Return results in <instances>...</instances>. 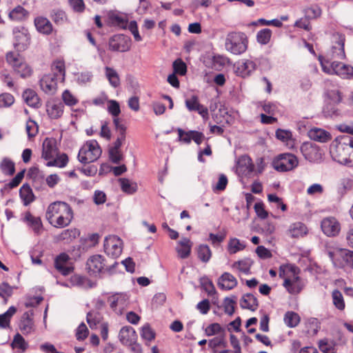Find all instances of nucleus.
Returning <instances> with one entry per match:
<instances>
[{
    "instance_id": "f257e3e1",
    "label": "nucleus",
    "mask_w": 353,
    "mask_h": 353,
    "mask_svg": "<svg viewBox=\"0 0 353 353\" xmlns=\"http://www.w3.org/2000/svg\"><path fill=\"white\" fill-rule=\"evenodd\" d=\"M73 211L65 202L55 201L49 205L46 217L48 222L55 228H65L70 225L73 219Z\"/></svg>"
},
{
    "instance_id": "f03ea898",
    "label": "nucleus",
    "mask_w": 353,
    "mask_h": 353,
    "mask_svg": "<svg viewBox=\"0 0 353 353\" xmlns=\"http://www.w3.org/2000/svg\"><path fill=\"white\" fill-rule=\"evenodd\" d=\"M330 152L334 161L353 166V139L351 137L345 135L336 139L330 145Z\"/></svg>"
},
{
    "instance_id": "7ed1b4c3",
    "label": "nucleus",
    "mask_w": 353,
    "mask_h": 353,
    "mask_svg": "<svg viewBox=\"0 0 353 353\" xmlns=\"http://www.w3.org/2000/svg\"><path fill=\"white\" fill-rule=\"evenodd\" d=\"M248 38L243 32H232L228 34L225 47L227 51L233 54H241L248 48Z\"/></svg>"
},
{
    "instance_id": "20e7f679",
    "label": "nucleus",
    "mask_w": 353,
    "mask_h": 353,
    "mask_svg": "<svg viewBox=\"0 0 353 353\" xmlns=\"http://www.w3.org/2000/svg\"><path fill=\"white\" fill-rule=\"evenodd\" d=\"M102 150L96 140L88 141L79 150V161L84 164L97 161L101 155Z\"/></svg>"
},
{
    "instance_id": "39448f33",
    "label": "nucleus",
    "mask_w": 353,
    "mask_h": 353,
    "mask_svg": "<svg viewBox=\"0 0 353 353\" xmlns=\"http://www.w3.org/2000/svg\"><path fill=\"white\" fill-rule=\"evenodd\" d=\"M6 61L12 68L13 70L21 78H27L32 75L31 67L23 60L19 54L14 52H8L6 54Z\"/></svg>"
},
{
    "instance_id": "423d86ee",
    "label": "nucleus",
    "mask_w": 353,
    "mask_h": 353,
    "mask_svg": "<svg viewBox=\"0 0 353 353\" xmlns=\"http://www.w3.org/2000/svg\"><path fill=\"white\" fill-rule=\"evenodd\" d=\"M117 265L118 263L115 261L112 264L108 265V262L103 256L94 254L88 259L86 268L90 274H97L105 271L110 272Z\"/></svg>"
},
{
    "instance_id": "0eeeda50",
    "label": "nucleus",
    "mask_w": 353,
    "mask_h": 353,
    "mask_svg": "<svg viewBox=\"0 0 353 353\" xmlns=\"http://www.w3.org/2000/svg\"><path fill=\"white\" fill-rule=\"evenodd\" d=\"M299 271L297 267L291 266L290 268L291 274L284 278L283 285L291 294H297L303 289L304 283L298 276Z\"/></svg>"
},
{
    "instance_id": "6e6552de",
    "label": "nucleus",
    "mask_w": 353,
    "mask_h": 353,
    "mask_svg": "<svg viewBox=\"0 0 353 353\" xmlns=\"http://www.w3.org/2000/svg\"><path fill=\"white\" fill-rule=\"evenodd\" d=\"M298 165L297 158L292 154H281L273 161L274 168L279 172H287L293 170Z\"/></svg>"
},
{
    "instance_id": "1a4fd4ad",
    "label": "nucleus",
    "mask_w": 353,
    "mask_h": 353,
    "mask_svg": "<svg viewBox=\"0 0 353 353\" xmlns=\"http://www.w3.org/2000/svg\"><path fill=\"white\" fill-rule=\"evenodd\" d=\"M132 41L130 37L122 34H114L108 41L109 50L114 52H125L131 48Z\"/></svg>"
},
{
    "instance_id": "9d476101",
    "label": "nucleus",
    "mask_w": 353,
    "mask_h": 353,
    "mask_svg": "<svg viewBox=\"0 0 353 353\" xmlns=\"http://www.w3.org/2000/svg\"><path fill=\"white\" fill-rule=\"evenodd\" d=\"M123 242L117 236L112 235L105 237L104 250L105 253L112 258L119 256L122 252Z\"/></svg>"
},
{
    "instance_id": "9b49d317",
    "label": "nucleus",
    "mask_w": 353,
    "mask_h": 353,
    "mask_svg": "<svg viewBox=\"0 0 353 353\" xmlns=\"http://www.w3.org/2000/svg\"><path fill=\"white\" fill-rule=\"evenodd\" d=\"M58 74H45L39 81L41 89L48 94H54L57 90Z\"/></svg>"
},
{
    "instance_id": "f8f14e48",
    "label": "nucleus",
    "mask_w": 353,
    "mask_h": 353,
    "mask_svg": "<svg viewBox=\"0 0 353 353\" xmlns=\"http://www.w3.org/2000/svg\"><path fill=\"white\" fill-rule=\"evenodd\" d=\"M345 36L337 34L336 36V41L332 47L330 59L325 61L326 63H329L332 59H343L345 58L344 50Z\"/></svg>"
},
{
    "instance_id": "ddd939ff",
    "label": "nucleus",
    "mask_w": 353,
    "mask_h": 353,
    "mask_svg": "<svg viewBox=\"0 0 353 353\" xmlns=\"http://www.w3.org/2000/svg\"><path fill=\"white\" fill-rule=\"evenodd\" d=\"M321 227L323 232L327 236L338 235L341 230L340 223L334 217L323 219Z\"/></svg>"
},
{
    "instance_id": "4468645a",
    "label": "nucleus",
    "mask_w": 353,
    "mask_h": 353,
    "mask_svg": "<svg viewBox=\"0 0 353 353\" xmlns=\"http://www.w3.org/2000/svg\"><path fill=\"white\" fill-rule=\"evenodd\" d=\"M254 165L248 155L241 156L236 163V171L239 174L250 176L254 171Z\"/></svg>"
},
{
    "instance_id": "2eb2a0df",
    "label": "nucleus",
    "mask_w": 353,
    "mask_h": 353,
    "mask_svg": "<svg viewBox=\"0 0 353 353\" xmlns=\"http://www.w3.org/2000/svg\"><path fill=\"white\" fill-rule=\"evenodd\" d=\"M255 68L256 64L254 62L248 59L239 61L234 65L235 73L237 76L243 78L250 76L255 70Z\"/></svg>"
},
{
    "instance_id": "dca6fc26",
    "label": "nucleus",
    "mask_w": 353,
    "mask_h": 353,
    "mask_svg": "<svg viewBox=\"0 0 353 353\" xmlns=\"http://www.w3.org/2000/svg\"><path fill=\"white\" fill-rule=\"evenodd\" d=\"M119 339L123 345H130L137 341V335L132 327L124 326L120 330Z\"/></svg>"
},
{
    "instance_id": "f3484780",
    "label": "nucleus",
    "mask_w": 353,
    "mask_h": 353,
    "mask_svg": "<svg viewBox=\"0 0 353 353\" xmlns=\"http://www.w3.org/2000/svg\"><path fill=\"white\" fill-rule=\"evenodd\" d=\"M69 259V256L65 253H61L55 258L54 267L63 276L70 274L73 270V268L68 265Z\"/></svg>"
},
{
    "instance_id": "a211bd4d",
    "label": "nucleus",
    "mask_w": 353,
    "mask_h": 353,
    "mask_svg": "<svg viewBox=\"0 0 353 353\" xmlns=\"http://www.w3.org/2000/svg\"><path fill=\"white\" fill-rule=\"evenodd\" d=\"M334 73L344 79L353 78V67L338 61H332Z\"/></svg>"
},
{
    "instance_id": "6ab92c4d",
    "label": "nucleus",
    "mask_w": 353,
    "mask_h": 353,
    "mask_svg": "<svg viewBox=\"0 0 353 353\" xmlns=\"http://www.w3.org/2000/svg\"><path fill=\"white\" fill-rule=\"evenodd\" d=\"M64 105L59 101H48L46 104V111L52 119L60 118L63 113Z\"/></svg>"
},
{
    "instance_id": "aec40b11",
    "label": "nucleus",
    "mask_w": 353,
    "mask_h": 353,
    "mask_svg": "<svg viewBox=\"0 0 353 353\" xmlns=\"http://www.w3.org/2000/svg\"><path fill=\"white\" fill-rule=\"evenodd\" d=\"M34 23L37 30L42 34L49 35L53 31L51 22L46 17H36L34 20Z\"/></svg>"
},
{
    "instance_id": "412c9836",
    "label": "nucleus",
    "mask_w": 353,
    "mask_h": 353,
    "mask_svg": "<svg viewBox=\"0 0 353 353\" xmlns=\"http://www.w3.org/2000/svg\"><path fill=\"white\" fill-rule=\"evenodd\" d=\"M308 137L310 139L320 143H326L331 140V134L321 128H314L309 130Z\"/></svg>"
},
{
    "instance_id": "4be33fe9",
    "label": "nucleus",
    "mask_w": 353,
    "mask_h": 353,
    "mask_svg": "<svg viewBox=\"0 0 353 353\" xmlns=\"http://www.w3.org/2000/svg\"><path fill=\"white\" fill-rule=\"evenodd\" d=\"M57 150L55 140L46 138L43 143L42 158L46 160L52 159L57 154Z\"/></svg>"
},
{
    "instance_id": "5701e85b",
    "label": "nucleus",
    "mask_w": 353,
    "mask_h": 353,
    "mask_svg": "<svg viewBox=\"0 0 353 353\" xmlns=\"http://www.w3.org/2000/svg\"><path fill=\"white\" fill-rule=\"evenodd\" d=\"M237 280L229 272H224L219 279L218 285L223 290H230L237 285Z\"/></svg>"
},
{
    "instance_id": "b1692460",
    "label": "nucleus",
    "mask_w": 353,
    "mask_h": 353,
    "mask_svg": "<svg viewBox=\"0 0 353 353\" xmlns=\"http://www.w3.org/2000/svg\"><path fill=\"white\" fill-rule=\"evenodd\" d=\"M192 242L188 238H182L176 248V250L181 259L188 258L191 253Z\"/></svg>"
},
{
    "instance_id": "393cba45",
    "label": "nucleus",
    "mask_w": 353,
    "mask_h": 353,
    "mask_svg": "<svg viewBox=\"0 0 353 353\" xmlns=\"http://www.w3.org/2000/svg\"><path fill=\"white\" fill-rule=\"evenodd\" d=\"M240 305L243 309L255 311L258 308L259 301L254 294L248 293L241 299Z\"/></svg>"
},
{
    "instance_id": "a878e982",
    "label": "nucleus",
    "mask_w": 353,
    "mask_h": 353,
    "mask_svg": "<svg viewBox=\"0 0 353 353\" xmlns=\"http://www.w3.org/2000/svg\"><path fill=\"white\" fill-rule=\"evenodd\" d=\"M23 98L26 104L30 107L38 108L41 105L39 96L32 89L26 90L23 93Z\"/></svg>"
},
{
    "instance_id": "bb28decb",
    "label": "nucleus",
    "mask_w": 353,
    "mask_h": 353,
    "mask_svg": "<svg viewBox=\"0 0 353 353\" xmlns=\"http://www.w3.org/2000/svg\"><path fill=\"white\" fill-rule=\"evenodd\" d=\"M24 221L28 223L36 234H40L43 228L40 217H35L30 212H27L24 216Z\"/></svg>"
},
{
    "instance_id": "cd10ccee",
    "label": "nucleus",
    "mask_w": 353,
    "mask_h": 353,
    "mask_svg": "<svg viewBox=\"0 0 353 353\" xmlns=\"http://www.w3.org/2000/svg\"><path fill=\"white\" fill-rule=\"evenodd\" d=\"M19 196L21 199L23 205L27 206L34 201V195L28 183L23 184L19 190Z\"/></svg>"
},
{
    "instance_id": "c85d7f7f",
    "label": "nucleus",
    "mask_w": 353,
    "mask_h": 353,
    "mask_svg": "<svg viewBox=\"0 0 353 353\" xmlns=\"http://www.w3.org/2000/svg\"><path fill=\"white\" fill-rule=\"evenodd\" d=\"M33 327L34 323L32 319L30 317V314L29 312H26L23 313L20 321V330L23 332V334H28L32 332Z\"/></svg>"
},
{
    "instance_id": "c756f323",
    "label": "nucleus",
    "mask_w": 353,
    "mask_h": 353,
    "mask_svg": "<svg viewBox=\"0 0 353 353\" xmlns=\"http://www.w3.org/2000/svg\"><path fill=\"white\" fill-rule=\"evenodd\" d=\"M0 170L6 176H12L15 172L14 162L8 157H4L0 162Z\"/></svg>"
},
{
    "instance_id": "7c9ffc66",
    "label": "nucleus",
    "mask_w": 353,
    "mask_h": 353,
    "mask_svg": "<svg viewBox=\"0 0 353 353\" xmlns=\"http://www.w3.org/2000/svg\"><path fill=\"white\" fill-rule=\"evenodd\" d=\"M79 235L80 232L78 229L70 228L63 230L62 232L57 236V239L59 241L70 242L77 239Z\"/></svg>"
},
{
    "instance_id": "2f4dec72",
    "label": "nucleus",
    "mask_w": 353,
    "mask_h": 353,
    "mask_svg": "<svg viewBox=\"0 0 353 353\" xmlns=\"http://www.w3.org/2000/svg\"><path fill=\"white\" fill-rule=\"evenodd\" d=\"M288 232L292 238H299L306 234V227L303 223L296 222L290 225Z\"/></svg>"
},
{
    "instance_id": "473e14b6",
    "label": "nucleus",
    "mask_w": 353,
    "mask_h": 353,
    "mask_svg": "<svg viewBox=\"0 0 353 353\" xmlns=\"http://www.w3.org/2000/svg\"><path fill=\"white\" fill-rule=\"evenodd\" d=\"M71 283L73 285L84 289L91 288L93 286V284L90 279L84 276L78 274L74 275L71 277Z\"/></svg>"
},
{
    "instance_id": "72a5a7b5",
    "label": "nucleus",
    "mask_w": 353,
    "mask_h": 353,
    "mask_svg": "<svg viewBox=\"0 0 353 353\" xmlns=\"http://www.w3.org/2000/svg\"><path fill=\"white\" fill-rule=\"evenodd\" d=\"M119 181L123 192L130 194L137 192V184L136 183L132 182L126 178H121L119 179Z\"/></svg>"
},
{
    "instance_id": "f704fd0d",
    "label": "nucleus",
    "mask_w": 353,
    "mask_h": 353,
    "mask_svg": "<svg viewBox=\"0 0 353 353\" xmlns=\"http://www.w3.org/2000/svg\"><path fill=\"white\" fill-rule=\"evenodd\" d=\"M28 15V12L22 6H18L9 13V18L14 21H22Z\"/></svg>"
},
{
    "instance_id": "c9c22d12",
    "label": "nucleus",
    "mask_w": 353,
    "mask_h": 353,
    "mask_svg": "<svg viewBox=\"0 0 353 353\" xmlns=\"http://www.w3.org/2000/svg\"><path fill=\"white\" fill-rule=\"evenodd\" d=\"M105 75L107 79L109 81L110 84L114 87L117 88L120 85V79L118 73L117 71L110 67H105Z\"/></svg>"
},
{
    "instance_id": "e433bc0d",
    "label": "nucleus",
    "mask_w": 353,
    "mask_h": 353,
    "mask_svg": "<svg viewBox=\"0 0 353 353\" xmlns=\"http://www.w3.org/2000/svg\"><path fill=\"white\" fill-rule=\"evenodd\" d=\"M197 256L202 262H208L212 256V252L209 246L205 244L200 245L197 248Z\"/></svg>"
},
{
    "instance_id": "4c0bfd02",
    "label": "nucleus",
    "mask_w": 353,
    "mask_h": 353,
    "mask_svg": "<svg viewBox=\"0 0 353 353\" xmlns=\"http://www.w3.org/2000/svg\"><path fill=\"white\" fill-rule=\"evenodd\" d=\"M252 265V261L250 259H244L234 262L232 267L237 268L240 272L248 274L250 272V268Z\"/></svg>"
},
{
    "instance_id": "58836bf2",
    "label": "nucleus",
    "mask_w": 353,
    "mask_h": 353,
    "mask_svg": "<svg viewBox=\"0 0 353 353\" xmlns=\"http://www.w3.org/2000/svg\"><path fill=\"white\" fill-rule=\"evenodd\" d=\"M332 302L336 308L343 311L345 303L342 293L339 290H334L332 293Z\"/></svg>"
},
{
    "instance_id": "ea45409f",
    "label": "nucleus",
    "mask_w": 353,
    "mask_h": 353,
    "mask_svg": "<svg viewBox=\"0 0 353 353\" xmlns=\"http://www.w3.org/2000/svg\"><path fill=\"white\" fill-rule=\"evenodd\" d=\"M284 322L289 327H294L299 323L300 317L297 313L288 311L284 316Z\"/></svg>"
},
{
    "instance_id": "a19ab883",
    "label": "nucleus",
    "mask_w": 353,
    "mask_h": 353,
    "mask_svg": "<svg viewBox=\"0 0 353 353\" xmlns=\"http://www.w3.org/2000/svg\"><path fill=\"white\" fill-rule=\"evenodd\" d=\"M323 113L325 117L334 118L341 115V110L334 103H327L323 110Z\"/></svg>"
},
{
    "instance_id": "79ce46f5",
    "label": "nucleus",
    "mask_w": 353,
    "mask_h": 353,
    "mask_svg": "<svg viewBox=\"0 0 353 353\" xmlns=\"http://www.w3.org/2000/svg\"><path fill=\"white\" fill-rule=\"evenodd\" d=\"M245 245L241 243L238 239L233 238L229 241L228 250L230 254H233L239 251L244 250Z\"/></svg>"
},
{
    "instance_id": "37998d69",
    "label": "nucleus",
    "mask_w": 353,
    "mask_h": 353,
    "mask_svg": "<svg viewBox=\"0 0 353 353\" xmlns=\"http://www.w3.org/2000/svg\"><path fill=\"white\" fill-rule=\"evenodd\" d=\"M110 307L115 310L119 305L123 306L125 305V295L121 294H116L110 296L108 299Z\"/></svg>"
},
{
    "instance_id": "c03bdc74",
    "label": "nucleus",
    "mask_w": 353,
    "mask_h": 353,
    "mask_svg": "<svg viewBox=\"0 0 353 353\" xmlns=\"http://www.w3.org/2000/svg\"><path fill=\"white\" fill-rule=\"evenodd\" d=\"M271 37V30L269 28H264L258 32L256 34V40L259 43L262 45H265L269 43Z\"/></svg>"
},
{
    "instance_id": "a18cd8bd",
    "label": "nucleus",
    "mask_w": 353,
    "mask_h": 353,
    "mask_svg": "<svg viewBox=\"0 0 353 353\" xmlns=\"http://www.w3.org/2000/svg\"><path fill=\"white\" fill-rule=\"evenodd\" d=\"M12 345L14 348L19 349L21 352H25L28 347V343L25 341L23 337L19 333H17L14 336Z\"/></svg>"
},
{
    "instance_id": "49530a36",
    "label": "nucleus",
    "mask_w": 353,
    "mask_h": 353,
    "mask_svg": "<svg viewBox=\"0 0 353 353\" xmlns=\"http://www.w3.org/2000/svg\"><path fill=\"white\" fill-rule=\"evenodd\" d=\"M57 72L58 74V79H61L62 81L65 79V64L62 61H56L52 65V73Z\"/></svg>"
},
{
    "instance_id": "de8ad7c7",
    "label": "nucleus",
    "mask_w": 353,
    "mask_h": 353,
    "mask_svg": "<svg viewBox=\"0 0 353 353\" xmlns=\"http://www.w3.org/2000/svg\"><path fill=\"white\" fill-rule=\"evenodd\" d=\"M352 185V181L350 179L347 178L342 179L337 188L338 194L341 196H343L351 189Z\"/></svg>"
},
{
    "instance_id": "09e8293b",
    "label": "nucleus",
    "mask_w": 353,
    "mask_h": 353,
    "mask_svg": "<svg viewBox=\"0 0 353 353\" xmlns=\"http://www.w3.org/2000/svg\"><path fill=\"white\" fill-rule=\"evenodd\" d=\"M306 327L308 333L316 334L320 329V322L316 318H310L307 320Z\"/></svg>"
},
{
    "instance_id": "8fccbe9b",
    "label": "nucleus",
    "mask_w": 353,
    "mask_h": 353,
    "mask_svg": "<svg viewBox=\"0 0 353 353\" xmlns=\"http://www.w3.org/2000/svg\"><path fill=\"white\" fill-rule=\"evenodd\" d=\"M319 347L323 353H335V346L332 342L328 341L327 339L321 340L319 343Z\"/></svg>"
},
{
    "instance_id": "3c124183",
    "label": "nucleus",
    "mask_w": 353,
    "mask_h": 353,
    "mask_svg": "<svg viewBox=\"0 0 353 353\" xmlns=\"http://www.w3.org/2000/svg\"><path fill=\"white\" fill-rule=\"evenodd\" d=\"M50 17L56 24H63L67 19L65 12L61 10H53Z\"/></svg>"
},
{
    "instance_id": "603ef678",
    "label": "nucleus",
    "mask_w": 353,
    "mask_h": 353,
    "mask_svg": "<svg viewBox=\"0 0 353 353\" xmlns=\"http://www.w3.org/2000/svg\"><path fill=\"white\" fill-rule=\"evenodd\" d=\"M174 74L185 75L187 72L186 64L181 59H177L172 64Z\"/></svg>"
},
{
    "instance_id": "864d4df0",
    "label": "nucleus",
    "mask_w": 353,
    "mask_h": 353,
    "mask_svg": "<svg viewBox=\"0 0 353 353\" xmlns=\"http://www.w3.org/2000/svg\"><path fill=\"white\" fill-rule=\"evenodd\" d=\"M141 336L148 341H151L155 338V332L150 327L149 324L144 325L141 331Z\"/></svg>"
},
{
    "instance_id": "5fc2aeb1",
    "label": "nucleus",
    "mask_w": 353,
    "mask_h": 353,
    "mask_svg": "<svg viewBox=\"0 0 353 353\" xmlns=\"http://www.w3.org/2000/svg\"><path fill=\"white\" fill-rule=\"evenodd\" d=\"M13 288L8 283L4 282L0 284V296L7 302V298L12 294Z\"/></svg>"
},
{
    "instance_id": "6e6d98bb",
    "label": "nucleus",
    "mask_w": 353,
    "mask_h": 353,
    "mask_svg": "<svg viewBox=\"0 0 353 353\" xmlns=\"http://www.w3.org/2000/svg\"><path fill=\"white\" fill-rule=\"evenodd\" d=\"M236 301L229 297H225L223 302L224 312L229 316L233 315L235 311Z\"/></svg>"
},
{
    "instance_id": "4d7b16f0",
    "label": "nucleus",
    "mask_w": 353,
    "mask_h": 353,
    "mask_svg": "<svg viewBox=\"0 0 353 353\" xmlns=\"http://www.w3.org/2000/svg\"><path fill=\"white\" fill-rule=\"evenodd\" d=\"M14 102V97L10 93L0 94V107L7 108L12 105Z\"/></svg>"
},
{
    "instance_id": "13d9d810",
    "label": "nucleus",
    "mask_w": 353,
    "mask_h": 353,
    "mask_svg": "<svg viewBox=\"0 0 353 353\" xmlns=\"http://www.w3.org/2000/svg\"><path fill=\"white\" fill-rule=\"evenodd\" d=\"M224 330L217 323H214L209 325L205 330V334L208 336L215 335L216 334L223 332Z\"/></svg>"
},
{
    "instance_id": "bf43d9fd",
    "label": "nucleus",
    "mask_w": 353,
    "mask_h": 353,
    "mask_svg": "<svg viewBox=\"0 0 353 353\" xmlns=\"http://www.w3.org/2000/svg\"><path fill=\"white\" fill-rule=\"evenodd\" d=\"M26 130L28 137L32 138L37 134L38 126L34 121L29 119L26 123Z\"/></svg>"
},
{
    "instance_id": "052dcab7",
    "label": "nucleus",
    "mask_w": 353,
    "mask_h": 353,
    "mask_svg": "<svg viewBox=\"0 0 353 353\" xmlns=\"http://www.w3.org/2000/svg\"><path fill=\"white\" fill-rule=\"evenodd\" d=\"M201 285L208 295H216V291L212 281L208 279H203L201 281Z\"/></svg>"
},
{
    "instance_id": "680f3d73",
    "label": "nucleus",
    "mask_w": 353,
    "mask_h": 353,
    "mask_svg": "<svg viewBox=\"0 0 353 353\" xmlns=\"http://www.w3.org/2000/svg\"><path fill=\"white\" fill-rule=\"evenodd\" d=\"M26 170L23 169L18 172L17 175L7 184V186L11 189L17 187L24 177Z\"/></svg>"
},
{
    "instance_id": "e2e57ef3",
    "label": "nucleus",
    "mask_w": 353,
    "mask_h": 353,
    "mask_svg": "<svg viewBox=\"0 0 353 353\" xmlns=\"http://www.w3.org/2000/svg\"><path fill=\"white\" fill-rule=\"evenodd\" d=\"M109 158L114 163H119L123 159V154L120 150L109 149Z\"/></svg>"
},
{
    "instance_id": "0e129e2a",
    "label": "nucleus",
    "mask_w": 353,
    "mask_h": 353,
    "mask_svg": "<svg viewBox=\"0 0 353 353\" xmlns=\"http://www.w3.org/2000/svg\"><path fill=\"white\" fill-rule=\"evenodd\" d=\"M88 330L84 323H81L77 330L76 337L79 341H83L87 338Z\"/></svg>"
},
{
    "instance_id": "69168bd1",
    "label": "nucleus",
    "mask_w": 353,
    "mask_h": 353,
    "mask_svg": "<svg viewBox=\"0 0 353 353\" xmlns=\"http://www.w3.org/2000/svg\"><path fill=\"white\" fill-rule=\"evenodd\" d=\"M62 99L64 103L69 106L74 105L77 100L73 97L69 90H65L62 94Z\"/></svg>"
},
{
    "instance_id": "338daca9",
    "label": "nucleus",
    "mask_w": 353,
    "mask_h": 353,
    "mask_svg": "<svg viewBox=\"0 0 353 353\" xmlns=\"http://www.w3.org/2000/svg\"><path fill=\"white\" fill-rule=\"evenodd\" d=\"M68 3L74 12H82L85 10L83 0H68Z\"/></svg>"
},
{
    "instance_id": "774afa93",
    "label": "nucleus",
    "mask_w": 353,
    "mask_h": 353,
    "mask_svg": "<svg viewBox=\"0 0 353 353\" xmlns=\"http://www.w3.org/2000/svg\"><path fill=\"white\" fill-rule=\"evenodd\" d=\"M108 110L109 113H110L114 117H118L121 112L119 104L114 100L109 101Z\"/></svg>"
}]
</instances>
